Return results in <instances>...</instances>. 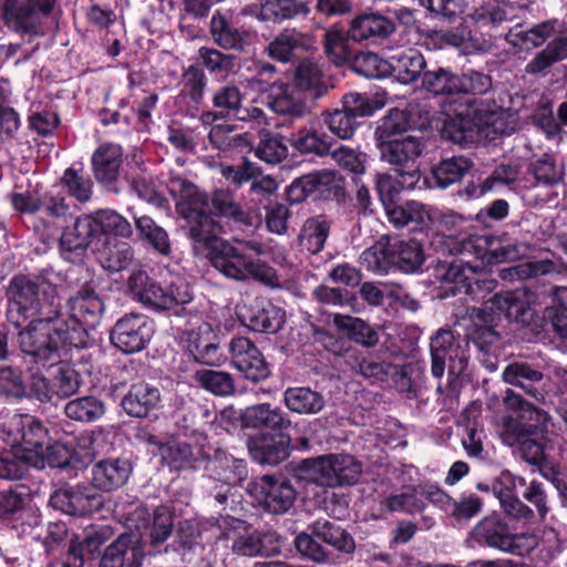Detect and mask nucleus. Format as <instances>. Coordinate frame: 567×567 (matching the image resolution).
<instances>
[{"instance_id":"nucleus-1","label":"nucleus","mask_w":567,"mask_h":567,"mask_svg":"<svg viewBox=\"0 0 567 567\" xmlns=\"http://www.w3.org/2000/svg\"><path fill=\"white\" fill-rule=\"evenodd\" d=\"M10 295L9 320L17 328L28 322L18 334L22 352L45 363L56 360L62 348H82L83 331L64 328L56 286L45 278L19 276L10 284Z\"/></svg>"},{"instance_id":"nucleus-2","label":"nucleus","mask_w":567,"mask_h":567,"mask_svg":"<svg viewBox=\"0 0 567 567\" xmlns=\"http://www.w3.org/2000/svg\"><path fill=\"white\" fill-rule=\"evenodd\" d=\"M184 189V199L177 205V214L188 224L189 237L209 248L208 259L212 266L226 278L236 281L254 279L269 287L280 286L272 267L245 255L233 244L218 239L223 227L204 214L208 206L207 200L192 186Z\"/></svg>"},{"instance_id":"nucleus-3","label":"nucleus","mask_w":567,"mask_h":567,"mask_svg":"<svg viewBox=\"0 0 567 567\" xmlns=\"http://www.w3.org/2000/svg\"><path fill=\"white\" fill-rule=\"evenodd\" d=\"M512 131L502 113L489 111L475 100L467 99L464 104L446 111L442 137L454 143L493 141L496 136L509 134Z\"/></svg>"},{"instance_id":"nucleus-4","label":"nucleus","mask_w":567,"mask_h":567,"mask_svg":"<svg viewBox=\"0 0 567 567\" xmlns=\"http://www.w3.org/2000/svg\"><path fill=\"white\" fill-rule=\"evenodd\" d=\"M534 295L525 288L495 293L484 308L472 310L466 326V338L481 351L498 339L494 327L501 313L508 319L520 320L526 315Z\"/></svg>"},{"instance_id":"nucleus-5","label":"nucleus","mask_w":567,"mask_h":567,"mask_svg":"<svg viewBox=\"0 0 567 567\" xmlns=\"http://www.w3.org/2000/svg\"><path fill=\"white\" fill-rule=\"evenodd\" d=\"M432 247L442 255H473L486 264L512 262L528 256L529 244L507 236H468L435 233Z\"/></svg>"},{"instance_id":"nucleus-6","label":"nucleus","mask_w":567,"mask_h":567,"mask_svg":"<svg viewBox=\"0 0 567 567\" xmlns=\"http://www.w3.org/2000/svg\"><path fill=\"white\" fill-rule=\"evenodd\" d=\"M361 474V465L350 455L329 454L302 462L299 477L322 487L354 484Z\"/></svg>"},{"instance_id":"nucleus-7","label":"nucleus","mask_w":567,"mask_h":567,"mask_svg":"<svg viewBox=\"0 0 567 567\" xmlns=\"http://www.w3.org/2000/svg\"><path fill=\"white\" fill-rule=\"evenodd\" d=\"M127 289L134 299L154 310L174 309L177 306L190 302L193 299L188 285L172 284L163 287L141 269L130 275Z\"/></svg>"},{"instance_id":"nucleus-8","label":"nucleus","mask_w":567,"mask_h":567,"mask_svg":"<svg viewBox=\"0 0 567 567\" xmlns=\"http://www.w3.org/2000/svg\"><path fill=\"white\" fill-rule=\"evenodd\" d=\"M474 536L480 543L518 556L528 554L538 544L534 534H512L508 526L497 516H487L482 519L474 528Z\"/></svg>"},{"instance_id":"nucleus-9","label":"nucleus","mask_w":567,"mask_h":567,"mask_svg":"<svg viewBox=\"0 0 567 567\" xmlns=\"http://www.w3.org/2000/svg\"><path fill=\"white\" fill-rule=\"evenodd\" d=\"M225 537L231 540V551L237 556H269L281 551L280 537L277 534L259 533L239 519H231Z\"/></svg>"},{"instance_id":"nucleus-10","label":"nucleus","mask_w":567,"mask_h":567,"mask_svg":"<svg viewBox=\"0 0 567 567\" xmlns=\"http://www.w3.org/2000/svg\"><path fill=\"white\" fill-rule=\"evenodd\" d=\"M55 0H0L6 24L21 33H38L43 17H47Z\"/></svg>"},{"instance_id":"nucleus-11","label":"nucleus","mask_w":567,"mask_h":567,"mask_svg":"<svg viewBox=\"0 0 567 567\" xmlns=\"http://www.w3.org/2000/svg\"><path fill=\"white\" fill-rule=\"evenodd\" d=\"M467 343L462 344L461 340H456L450 329H440L431 339V357H432V374L441 378L445 371L446 360L450 362L449 369L453 374L464 372L468 354Z\"/></svg>"},{"instance_id":"nucleus-12","label":"nucleus","mask_w":567,"mask_h":567,"mask_svg":"<svg viewBox=\"0 0 567 567\" xmlns=\"http://www.w3.org/2000/svg\"><path fill=\"white\" fill-rule=\"evenodd\" d=\"M424 146L421 138L412 135L383 140L379 143L381 159L398 167L401 175H406L412 179L419 175V159Z\"/></svg>"},{"instance_id":"nucleus-13","label":"nucleus","mask_w":567,"mask_h":567,"mask_svg":"<svg viewBox=\"0 0 567 567\" xmlns=\"http://www.w3.org/2000/svg\"><path fill=\"white\" fill-rule=\"evenodd\" d=\"M153 334L148 318L130 313L118 319L111 332L112 343L124 353H135L145 348Z\"/></svg>"},{"instance_id":"nucleus-14","label":"nucleus","mask_w":567,"mask_h":567,"mask_svg":"<svg viewBox=\"0 0 567 567\" xmlns=\"http://www.w3.org/2000/svg\"><path fill=\"white\" fill-rule=\"evenodd\" d=\"M186 186H192L198 195L203 196L205 200H207L208 206L204 214L209 216L214 221H217L214 217V215H216L233 218L234 220L246 225H251L249 216L240 208L229 193L219 189L216 190L212 199H209L208 196L205 193H202L193 183L181 177L172 178L168 186L171 193L178 196L176 206L184 199L183 195Z\"/></svg>"},{"instance_id":"nucleus-15","label":"nucleus","mask_w":567,"mask_h":567,"mask_svg":"<svg viewBox=\"0 0 567 567\" xmlns=\"http://www.w3.org/2000/svg\"><path fill=\"white\" fill-rule=\"evenodd\" d=\"M249 492L268 511L286 513L296 499V491L285 478L264 475L249 485Z\"/></svg>"},{"instance_id":"nucleus-16","label":"nucleus","mask_w":567,"mask_h":567,"mask_svg":"<svg viewBox=\"0 0 567 567\" xmlns=\"http://www.w3.org/2000/svg\"><path fill=\"white\" fill-rule=\"evenodd\" d=\"M50 505L68 515L85 516L103 507V497L82 485H65L50 496Z\"/></svg>"},{"instance_id":"nucleus-17","label":"nucleus","mask_w":567,"mask_h":567,"mask_svg":"<svg viewBox=\"0 0 567 567\" xmlns=\"http://www.w3.org/2000/svg\"><path fill=\"white\" fill-rule=\"evenodd\" d=\"M70 321L65 328H76L83 331V346H86L87 330L96 328L104 312V303L93 291L84 289L68 300Z\"/></svg>"},{"instance_id":"nucleus-18","label":"nucleus","mask_w":567,"mask_h":567,"mask_svg":"<svg viewBox=\"0 0 567 567\" xmlns=\"http://www.w3.org/2000/svg\"><path fill=\"white\" fill-rule=\"evenodd\" d=\"M228 348L233 367L246 379L259 382L268 378L269 367L251 340L245 337L233 338Z\"/></svg>"},{"instance_id":"nucleus-19","label":"nucleus","mask_w":567,"mask_h":567,"mask_svg":"<svg viewBox=\"0 0 567 567\" xmlns=\"http://www.w3.org/2000/svg\"><path fill=\"white\" fill-rule=\"evenodd\" d=\"M538 425H524L517 423L508 425V433L514 435L509 444L517 445V453L528 464L536 466L544 463L545 457L548 455L547 451L551 449V440L547 436H542L540 440L536 439L537 431L545 430Z\"/></svg>"},{"instance_id":"nucleus-20","label":"nucleus","mask_w":567,"mask_h":567,"mask_svg":"<svg viewBox=\"0 0 567 567\" xmlns=\"http://www.w3.org/2000/svg\"><path fill=\"white\" fill-rule=\"evenodd\" d=\"M144 548L140 534H122L106 547L99 567H141Z\"/></svg>"},{"instance_id":"nucleus-21","label":"nucleus","mask_w":567,"mask_h":567,"mask_svg":"<svg viewBox=\"0 0 567 567\" xmlns=\"http://www.w3.org/2000/svg\"><path fill=\"white\" fill-rule=\"evenodd\" d=\"M395 31L394 22L388 17L373 11L355 16L348 29V35L354 42L378 41L389 38Z\"/></svg>"},{"instance_id":"nucleus-22","label":"nucleus","mask_w":567,"mask_h":567,"mask_svg":"<svg viewBox=\"0 0 567 567\" xmlns=\"http://www.w3.org/2000/svg\"><path fill=\"white\" fill-rule=\"evenodd\" d=\"M290 440L287 435H257L247 442L248 451L259 464L277 465L289 456Z\"/></svg>"},{"instance_id":"nucleus-23","label":"nucleus","mask_w":567,"mask_h":567,"mask_svg":"<svg viewBox=\"0 0 567 567\" xmlns=\"http://www.w3.org/2000/svg\"><path fill=\"white\" fill-rule=\"evenodd\" d=\"M132 474V465L125 458H106L95 463L91 470L92 484L105 492L122 487Z\"/></svg>"},{"instance_id":"nucleus-24","label":"nucleus","mask_w":567,"mask_h":567,"mask_svg":"<svg viewBox=\"0 0 567 567\" xmlns=\"http://www.w3.org/2000/svg\"><path fill=\"white\" fill-rule=\"evenodd\" d=\"M503 380L520 388L536 402L545 403V390L537 386L544 380V373L534 365L527 362H513L504 369Z\"/></svg>"},{"instance_id":"nucleus-25","label":"nucleus","mask_w":567,"mask_h":567,"mask_svg":"<svg viewBox=\"0 0 567 567\" xmlns=\"http://www.w3.org/2000/svg\"><path fill=\"white\" fill-rule=\"evenodd\" d=\"M210 34L214 42L223 49H243L244 33L237 27L233 10L218 9L214 12L210 19Z\"/></svg>"},{"instance_id":"nucleus-26","label":"nucleus","mask_w":567,"mask_h":567,"mask_svg":"<svg viewBox=\"0 0 567 567\" xmlns=\"http://www.w3.org/2000/svg\"><path fill=\"white\" fill-rule=\"evenodd\" d=\"M311 47V39L295 28L284 29L268 44V55L281 63H287L295 58L298 52L308 50Z\"/></svg>"},{"instance_id":"nucleus-27","label":"nucleus","mask_w":567,"mask_h":567,"mask_svg":"<svg viewBox=\"0 0 567 567\" xmlns=\"http://www.w3.org/2000/svg\"><path fill=\"white\" fill-rule=\"evenodd\" d=\"M390 76L403 84H410L423 76L426 66L423 54L416 49H405L389 58Z\"/></svg>"},{"instance_id":"nucleus-28","label":"nucleus","mask_w":567,"mask_h":567,"mask_svg":"<svg viewBox=\"0 0 567 567\" xmlns=\"http://www.w3.org/2000/svg\"><path fill=\"white\" fill-rule=\"evenodd\" d=\"M161 402V393L156 386L145 382L132 384L122 400L124 411L135 417H145Z\"/></svg>"},{"instance_id":"nucleus-29","label":"nucleus","mask_w":567,"mask_h":567,"mask_svg":"<svg viewBox=\"0 0 567 567\" xmlns=\"http://www.w3.org/2000/svg\"><path fill=\"white\" fill-rule=\"evenodd\" d=\"M342 179L332 171H321L296 179L290 186V193L296 194L295 200L312 194H326L341 187Z\"/></svg>"},{"instance_id":"nucleus-30","label":"nucleus","mask_w":567,"mask_h":567,"mask_svg":"<svg viewBox=\"0 0 567 567\" xmlns=\"http://www.w3.org/2000/svg\"><path fill=\"white\" fill-rule=\"evenodd\" d=\"M207 470L216 476V480L228 485H236L247 476L245 462L220 449L216 450L215 455L208 460Z\"/></svg>"},{"instance_id":"nucleus-31","label":"nucleus","mask_w":567,"mask_h":567,"mask_svg":"<svg viewBox=\"0 0 567 567\" xmlns=\"http://www.w3.org/2000/svg\"><path fill=\"white\" fill-rule=\"evenodd\" d=\"M164 462L173 470H195L203 462L204 453L199 447L193 449L186 442H169L161 446Z\"/></svg>"},{"instance_id":"nucleus-32","label":"nucleus","mask_w":567,"mask_h":567,"mask_svg":"<svg viewBox=\"0 0 567 567\" xmlns=\"http://www.w3.org/2000/svg\"><path fill=\"white\" fill-rule=\"evenodd\" d=\"M287 409L297 414H318L326 406V400L320 392L309 386L288 388L284 393Z\"/></svg>"},{"instance_id":"nucleus-33","label":"nucleus","mask_w":567,"mask_h":567,"mask_svg":"<svg viewBox=\"0 0 567 567\" xmlns=\"http://www.w3.org/2000/svg\"><path fill=\"white\" fill-rule=\"evenodd\" d=\"M71 225L63 227L60 238L64 250L75 251L86 248L97 237L91 216L71 217Z\"/></svg>"},{"instance_id":"nucleus-34","label":"nucleus","mask_w":567,"mask_h":567,"mask_svg":"<svg viewBox=\"0 0 567 567\" xmlns=\"http://www.w3.org/2000/svg\"><path fill=\"white\" fill-rule=\"evenodd\" d=\"M267 104L275 113L292 117H301L307 112L306 103L298 90L284 84L271 90Z\"/></svg>"},{"instance_id":"nucleus-35","label":"nucleus","mask_w":567,"mask_h":567,"mask_svg":"<svg viewBox=\"0 0 567 567\" xmlns=\"http://www.w3.org/2000/svg\"><path fill=\"white\" fill-rule=\"evenodd\" d=\"M95 177L102 183H112L117 178L122 163V147L105 144L99 147L92 157Z\"/></svg>"},{"instance_id":"nucleus-36","label":"nucleus","mask_w":567,"mask_h":567,"mask_svg":"<svg viewBox=\"0 0 567 567\" xmlns=\"http://www.w3.org/2000/svg\"><path fill=\"white\" fill-rule=\"evenodd\" d=\"M25 458L30 466L35 468L45 466L63 468L70 464L71 452L65 445L53 443L47 446L42 445L39 450L27 447Z\"/></svg>"},{"instance_id":"nucleus-37","label":"nucleus","mask_w":567,"mask_h":567,"mask_svg":"<svg viewBox=\"0 0 567 567\" xmlns=\"http://www.w3.org/2000/svg\"><path fill=\"white\" fill-rule=\"evenodd\" d=\"M393 267L403 272H416L424 262L422 245L412 240H400L392 244Z\"/></svg>"},{"instance_id":"nucleus-38","label":"nucleus","mask_w":567,"mask_h":567,"mask_svg":"<svg viewBox=\"0 0 567 567\" xmlns=\"http://www.w3.org/2000/svg\"><path fill=\"white\" fill-rule=\"evenodd\" d=\"M333 324L351 340L364 347H374L379 342L377 331L362 319L346 315H336L333 317Z\"/></svg>"},{"instance_id":"nucleus-39","label":"nucleus","mask_w":567,"mask_h":567,"mask_svg":"<svg viewBox=\"0 0 567 567\" xmlns=\"http://www.w3.org/2000/svg\"><path fill=\"white\" fill-rule=\"evenodd\" d=\"M245 326L256 332L274 333L284 323V313L277 307L250 308L247 313L241 315Z\"/></svg>"},{"instance_id":"nucleus-40","label":"nucleus","mask_w":567,"mask_h":567,"mask_svg":"<svg viewBox=\"0 0 567 567\" xmlns=\"http://www.w3.org/2000/svg\"><path fill=\"white\" fill-rule=\"evenodd\" d=\"M330 223L324 216L308 218L299 234V244L310 254H318L322 250L329 236Z\"/></svg>"},{"instance_id":"nucleus-41","label":"nucleus","mask_w":567,"mask_h":567,"mask_svg":"<svg viewBox=\"0 0 567 567\" xmlns=\"http://www.w3.org/2000/svg\"><path fill=\"white\" fill-rule=\"evenodd\" d=\"M311 532L315 536L331 545L340 553L351 554L355 548L352 536L343 528L329 520H316L311 525Z\"/></svg>"},{"instance_id":"nucleus-42","label":"nucleus","mask_w":567,"mask_h":567,"mask_svg":"<svg viewBox=\"0 0 567 567\" xmlns=\"http://www.w3.org/2000/svg\"><path fill=\"white\" fill-rule=\"evenodd\" d=\"M470 167L471 162L464 156H453L442 159L432 168L435 185L440 188H447L449 186L461 182Z\"/></svg>"},{"instance_id":"nucleus-43","label":"nucleus","mask_w":567,"mask_h":567,"mask_svg":"<svg viewBox=\"0 0 567 567\" xmlns=\"http://www.w3.org/2000/svg\"><path fill=\"white\" fill-rule=\"evenodd\" d=\"M322 76V71L316 62L303 60L296 69L295 81L298 89L310 92L313 97H321L328 91Z\"/></svg>"},{"instance_id":"nucleus-44","label":"nucleus","mask_w":567,"mask_h":567,"mask_svg":"<svg viewBox=\"0 0 567 567\" xmlns=\"http://www.w3.org/2000/svg\"><path fill=\"white\" fill-rule=\"evenodd\" d=\"M132 260V247L124 241L112 243L111 240H107L99 252V261L101 266L111 272L125 269Z\"/></svg>"},{"instance_id":"nucleus-45","label":"nucleus","mask_w":567,"mask_h":567,"mask_svg":"<svg viewBox=\"0 0 567 567\" xmlns=\"http://www.w3.org/2000/svg\"><path fill=\"white\" fill-rule=\"evenodd\" d=\"M260 14L264 19L284 21L298 16H307L309 7L295 0H261Z\"/></svg>"},{"instance_id":"nucleus-46","label":"nucleus","mask_w":567,"mask_h":567,"mask_svg":"<svg viewBox=\"0 0 567 567\" xmlns=\"http://www.w3.org/2000/svg\"><path fill=\"white\" fill-rule=\"evenodd\" d=\"M56 400L75 394L81 385L79 372L66 363L58 364L50 370Z\"/></svg>"},{"instance_id":"nucleus-47","label":"nucleus","mask_w":567,"mask_h":567,"mask_svg":"<svg viewBox=\"0 0 567 567\" xmlns=\"http://www.w3.org/2000/svg\"><path fill=\"white\" fill-rule=\"evenodd\" d=\"M96 235H114L128 237L132 234L131 224L122 215L112 209H103L91 216Z\"/></svg>"},{"instance_id":"nucleus-48","label":"nucleus","mask_w":567,"mask_h":567,"mask_svg":"<svg viewBox=\"0 0 567 567\" xmlns=\"http://www.w3.org/2000/svg\"><path fill=\"white\" fill-rule=\"evenodd\" d=\"M65 415L78 422H94L105 412L104 404L94 396H83L68 402L64 406Z\"/></svg>"},{"instance_id":"nucleus-49","label":"nucleus","mask_w":567,"mask_h":567,"mask_svg":"<svg viewBox=\"0 0 567 567\" xmlns=\"http://www.w3.org/2000/svg\"><path fill=\"white\" fill-rule=\"evenodd\" d=\"M511 6L497 0H486L476 6L471 13V19L480 27H496L508 20Z\"/></svg>"},{"instance_id":"nucleus-50","label":"nucleus","mask_w":567,"mask_h":567,"mask_svg":"<svg viewBox=\"0 0 567 567\" xmlns=\"http://www.w3.org/2000/svg\"><path fill=\"white\" fill-rule=\"evenodd\" d=\"M360 262L368 270L383 274L393 267L392 244L379 240L360 255Z\"/></svg>"},{"instance_id":"nucleus-51","label":"nucleus","mask_w":567,"mask_h":567,"mask_svg":"<svg viewBox=\"0 0 567 567\" xmlns=\"http://www.w3.org/2000/svg\"><path fill=\"white\" fill-rule=\"evenodd\" d=\"M458 76L444 68L424 71L422 76V86L435 94H457Z\"/></svg>"},{"instance_id":"nucleus-52","label":"nucleus","mask_w":567,"mask_h":567,"mask_svg":"<svg viewBox=\"0 0 567 567\" xmlns=\"http://www.w3.org/2000/svg\"><path fill=\"white\" fill-rule=\"evenodd\" d=\"M194 380L208 392L226 396L234 392V381L229 373L217 370L203 369L194 374Z\"/></svg>"},{"instance_id":"nucleus-53","label":"nucleus","mask_w":567,"mask_h":567,"mask_svg":"<svg viewBox=\"0 0 567 567\" xmlns=\"http://www.w3.org/2000/svg\"><path fill=\"white\" fill-rule=\"evenodd\" d=\"M389 59H382L372 52H360L352 61V70L368 79L390 76Z\"/></svg>"},{"instance_id":"nucleus-54","label":"nucleus","mask_w":567,"mask_h":567,"mask_svg":"<svg viewBox=\"0 0 567 567\" xmlns=\"http://www.w3.org/2000/svg\"><path fill=\"white\" fill-rule=\"evenodd\" d=\"M349 35L341 29L331 28L324 33V52L336 65H343L350 59Z\"/></svg>"},{"instance_id":"nucleus-55","label":"nucleus","mask_w":567,"mask_h":567,"mask_svg":"<svg viewBox=\"0 0 567 567\" xmlns=\"http://www.w3.org/2000/svg\"><path fill=\"white\" fill-rule=\"evenodd\" d=\"M528 172L535 177L537 183L547 186H554L564 178L563 167L549 155H544L532 162Z\"/></svg>"},{"instance_id":"nucleus-56","label":"nucleus","mask_w":567,"mask_h":567,"mask_svg":"<svg viewBox=\"0 0 567 567\" xmlns=\"http://www.w3.org/2000/svg\"><path fill=\"white\" fill-rule=\"evenodd\" d=\"M504 403L507 408L519 412L520 417L535 421L538 425L547 427V424L550 420L549 414L544 410L535 408L532 403L524 400L513 390H506L504 395Z\"/></svg>"},{"instance_id":"nucleus-57","label":"nucleus","mask_w":567,"mask_h":567,"mask_svg":"<svg viewBox=\"0 0 567 567\" xmlns=\"http://www.w3.org/2000/svg\"><path fill=\"white\" fill-rule=\"evenodd\" d=\"M62 184L76 200L82 203L90 200L93 183L82 169L68 168L63 174Z\"/></svg>"},{"instance_id":"nucleus-58","label":"nucleus","mask_w":567,"mask_h":567,"mask_svg":"<svg viewBox=\"0 0 567 567\" xmlns=\"http://www.w3.org/2000/svg\"><path fill=\"white\" fill-rule=\"evenodd\" d=\"M136 229L145 237L153 247L161 254L167 255L171 250L167 233L148 216H141L135 219Z\"/></svg>"},{"instance_id":"nucleus-59","label":"nucleus","mask_w":567,"mask_h":567,"mask_svg":"<svg viewBox=\"0 0 567 567\" xmlns=\"http://www.w3.org/2000/svg\"><path fill=\"white\" fill-rule=\"evenodd\" d=\"M27 447L16 449L14 453L0 455V478L21 480L30 467L27 462Z\"/></svg>"},{"instance_id":"nucleus-60","label":"nucleus","mask_w":567,"mask_h":567,"mask_svg":"<svg viewBox=\"0 0 567 567\" xmlns=\"http://www.w3.org/2000/svg\"><path fill=\"white\" fill-rule=\"evenodd\" d=\"M412 125L408 111L393 109L383 118L377 134L380 141L390 140L394 138L395 135L406 132Z\"/></svg>"},{"instance_id":"nucleus-61","label":"nucleus","mask_w":567,"mask_h":567,"mask_svg":"<svg viewBox=\"0 0 567 567\" xmlns=\"http://www.w3.org/2000/svg\"><path fill=\"white\" fill-rule=\"evenodd\" d=\"M382 506H385L390 512H405L412 514L423 511L425 502L421 493H419L417 486L409 492L386 497L382 502Z\"/></svg>"},{"instance_id":"nucleus-62","label":"nucleus","mask_w":567,"mask_h":567,"mask_svg":"<svg viewBox=\"0 0 567 567\" xmlns=\"http://www.w3.org/2000/svg\"><path fill=\"white\" fill-rule=\"evenodd\" d=\"M255 155L267 164H278L287 157L288 150L280 137L267 133L256 146Z\"/></svg>"},{"instance_id":"nucleus-63","label":"nucleus","mask_w":567,"mask_h":567,"mask_svg":"<svg viewBox=\"0 0 567 567\" xmlns=\"http://www.w3.org/2000/svg\"><path fill=\"white\" fill-rule=\"evenodd\" d=\"M292 146L301 153L327 155L331 152V143L308 130L299 131L291 140Z\"/></svg>"},{"instance_id":"nucleus-64","label":"nucleus","mask_w":567,"mask_h":567,"mask_svg":"<svg viewBox=\"0 0 567 567\" xmlns=\"http://www.w3.org/2000/svg\"><path fill=\"white\" fill-rule=\"evenodd\" d=\"M198 56L205 68L213 73H228L236 66V56L225 54L212 48L203 47L198 50Z\"/></svg>"}]
</instances>
